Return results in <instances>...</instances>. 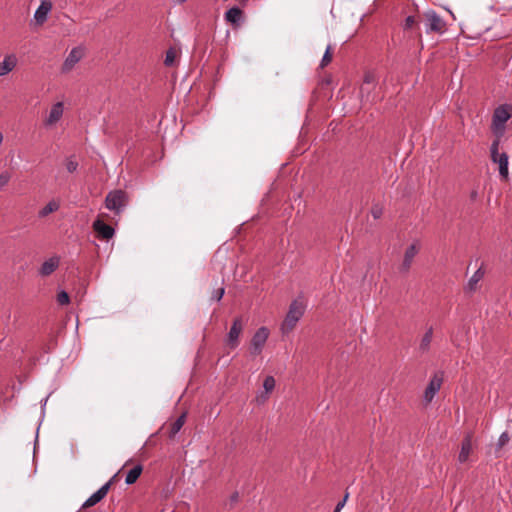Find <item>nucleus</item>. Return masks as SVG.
I'll return each instance as SVG.
<instances>
[{
  "label": "nucleus",
  "instance_id": "9d476101",
  "mask_svg": "<svg viewBox=\"0 0 512 512\" xmlns=\"http://www.w3.org/2000/svg\"><path fill=\"white\" fill-rule=\"evenodd\" d=\"M419 252V244L418 243H412L411 245H409L405 252H404V256H403V261L400 265V272L402 273H407L411 266H412V263H413V260L415 258V256L418 254Z\"/></svg>",
  "mask_w": 512,
  "mask_h": 512
},
{
  "label": "nucleus",
  "instance_id": "f03ea898",
  "mask_svg": "<svg viewBox=\"0 0 512 512\" xmlns=\"http://www.w3.org/2000/svg\"><path fill=\"white\" fill-rule=\"evenodd\" d=\"M306 305L300 299H295L291 302L287 315L281 325V331L283 334L290 333L304 315Z\"/></svg>",
  "mask_w": 512,
  "mask_h": 512
},
{
  "label": "nucleus",
  "instance_id": "20e7f679",
  "mask_svg": "<svg viewBox=\"0 0 512 512\" xmlns=\"http://www.w3.org/2000/svg\"><path fill=\"white\" fill-rule=\"evenodd\" d=\"M511 113L508 106H500L495 109L492 117V130L497 138H501L505 131V124L510 119Z\"/></svg>",
  "mask_w": 512,
  "mask_h": 512
},
{
  "label": "nucleus",
  "instance_id": "ddd939ff",
  "mask_svg": "<svg viewBox=\"0 0 512 512\" xmlns=\"http://www.w3.org/2000/svg\"><path fill=\"white\" fill-rule=\"evenodd\" d=\"M60 265V257L52 256L49 259L45 260L40 266L38 273L42 277H47L54 273Z\"/></svg>",
  "mask_w": 512,
  "mask_h": 512
},
{
  "label": "nucleus",
  "instance_id": "cd10ccee",
  "mask_svg": "<svg viewBox=\"0 0 512 512\" xmlns=\"http://www.w3.org/2000/svg\"><path fill=\"white\" fill-rule=\"evenodd\" d=\"M376 82V76L374 74V72H371V71H368L365 73L364 75V80H363V86L361 88V90L363 91L364 90V86L365 85H374Z\"/></svg>",
  "mask_w": 512,
  "mask_h": 512
},
{
  "label": "nucleus",
  "instance_id": "dca6fc26",
  "mask_svg": "<svg viewBox=\"0 0 512 512\" xmlns=\"http://www.w3.org/2000/svg\"><path fill=\"white\" fill-rule=\"evenodd\" d=\"M51 10L52 2L50 0H42L34 13V19L36 20L37 24L42 25L44 22H46L48 14Z\"/></svg>",
  "mask_w": 512,
  "mask_h": 512
},
{
  "label": "nucleus",
  "instance_id": "bb28decb",
  "mask_svg": "<svg viewBox=\"0 0 512 512\" xmlns=\"http://www.w3.org/2000/svg\"><path fill=\"white\" fill-rule=\"evenodd\" d=\"M332 60V47L328 45L320 62V68L326 67Z\"/></svg>",
  "mask_w": 512,
  "mask_h": 512
},
{
  "label": "nucleus",
  "instance_id": "72a5a7b5",
  "mask_svg": "<svg viewBox=\"0 0 512 512\" xmlns=\"http://www.w3.org/2000/svg\"><path fill=\"white\" fill-rule=\"evenodd\" d=\"M348 497H349V493H346L344 498L340 502H338V504L336 505V507L334 509V512H340L341 511V509L345 506V503H346Z\"/></svg>",
  "mask_w": 512,
  "mask_h": 512
},
{
  "label": "nucleus",
  "instance_id": "39448f33",
  "mask_svg": "<svg viewBox=\"0 0 512 512\" xmlns=\"http://www.w3.org/2000/svg\"><path fill=\"white\" fill-rule=\"evenodd\" d=\"M127 195L122 190H114L107 194L105 206L107 209L119 214L127 204Z\"/></svg>",
  "mask_w": 512,
  "mask_h": 512
},
{
  "label": "nucleus",
  "instance_id": "9b49d317",
  "mask_svg": "<svg viewBox=\"0 0 512 512\" xmlns=\"http://www.w3.org/2000/svg\"><path fill=\"white\" fill-rule=\"evenodd\" d=\"M112 484V480H109L102 487H100L95 493H93L82 505V509L92 507L99 503L108 493Z\"/></svg>",
  "mask_w": 512,
  "mask_h": 512
},
{
  "label": "nucleus",
  "instance_id": "f257e3e1",
  "mask_svg": "<svg viewBox=\"0 0 512 512\" xmlns=\"http://www.w3.org/2000/svg\"><path fill=\"white\" fill-rule=\"evenodd\" d=\"M419 20L427 34L442 35L447 31L446 21L434 10L419 14Z\"/></svg>",
  "mask_w": 512,
  "mask_h": 512
},
{
  "label": "nucleus",
  "instance_id": "f8f14e48",
  "mask_svg": "<svg viewBox=\"0 0 512 512\" xmlns=\"http://www.w3.org/2000/svg\"><path fill=\"white\" fill-rule=\"evenodd\" d=\"M93 229L97 233L98 237L105 240L111 239L115 234L114 228L100 219L93 222Z\"/></svg>",
  "mask_w": 512,
  "mask_h": 512
},
{
  "label": "nucleus",
  "instance_id": "b1692460",
  "mask_svg": "<svg viewBox=\"0 0 512 512\" xmlns=\"http://www.w3.org/2000/svg\"><path fill=\"white\" fill-rule=\"evenodd\" d=\"M432 337H433V329L432 328H429L425 334L423 335L421 341H420V344H419V350L422 352V353H426L429 351L430 349V344L432 342Z\"/></svg>",
  "mask_w": 512,
  "mask_h": 512
},
{
  "label": "nucleus",
  "instance_id": "393cba45",
  "mask_svg": "<svg viewBox=\"0 0 512 512\" xmlns=\"http://www.w3.org/2000/svg\"><path fill=\"white\" fill-rule=\"evenodd\" d=\"M420 20H419V15L416 17V16H408L406 17L405 21H404V24H403V28L405 30H409V29H416L418 31V36L421 37V33H420Z\"/></svg>",
  "mask_w": 512,
  "mask_h": 512
},
{
  "label": "nucleus",
  "instance_id": "7c9ffc66",
  "mask_svg": "<svg viewBox=\"0 0 512 512\" xmlns=\"http://www.w3.org/2000/svg\"><path fill=\"white\" fill-rule=\"evenodd\" d=\"M510 440L509 434L507 432H503L498 439L497 442V448L501 449L503 446H505Z\"/></svg>",
  "mask_w": 512,
  "mask_h": 512
},
{
  "label": "nucleus",
  "instance_id": "a878e982",
  "mask_svg": "<svg viewBox=\"0 0 512 512\" xmlns=\"http://www.w3.org/2000/svg\"><path fill=\"white\" fill-rule=\"evenodd\" d=\"M176 56H177V52L175 49L173 48H170L167 52H166V55H165V60H164V64L166 66H172L175 62V59H176Z\"/></svg>",
  "mask_w": 512,
  "mask_h": 512
},
{
  "label": "nucleus",
  "instance_id": "4be33fe9",
  "mask_svg": "<svg viewBox=\"0 0 512 512\" xmlns=\"http://www.w3.org/2000/svg\"><path fill=\"white\" fill-rule=\"evenodd\" d=\"M60 208V203L56 200L49 201L42 209L39 210L38 216L45 218L49 214L56 212Z\"/></svg>",
  "mask_w": 512,
  "mask_h": 512
},
{
  "label": "nucleus",
  "instance_id": "7ed1b4c3",
  "mask_svg": "<svg viewBox=\"0 0 512 512\" xmlns=\"http://www.w3.org/2000/svg\"><path fill=\"white\" fill-rule=\"evenodd\" d=\"M500 139L496 138L490 146V158L494 164L498 165V171L501 179L507 180L509 177V157L506 152L499 151Z\"/></svg>",
  "mask_w": 512,
  "mask_h": 512
},
{
  "label": "nucleus",
  "instance_id": "c9c22d12",
  "mask_svg": "<svg viewBox=\"0 0 512 512\" xmlns=\"http://www.w3.org/2000/svg\"><path fill=\"white\" fill-rule=\"evenodd\" d=\"M3 140H4V136H3V134L0 132V145L3 143Z\"/></svg>",
  "mask_w": 512,
  "mask_h": 512
},
{
  "label": "nucleus",
  "instance_id": "0eeeda50",
  "mask_svg": "<svg viewBox=\"0 0 512 512\" xmlns=\"http://www.w3.org/2000/svg\"><path fill=\"white\" fill-rule=\"evenodd\" d=\"M443 383V373L442 372H436L430 379L424 394H423V401L425 404H429L434 399L435 395L439 392L441 389Z\"/></svg>",
  "mask_w": 512,
  "mask_h": 512
},
{
  "label": "nucleus",
  "instance_id": "c756f323",
  "mask_svg": "<svg viewBox=\"0 0 512 512\" xmlns=\"http://www.w3.org/2000/svg\"><path fill=\"white\" fill-rule=\"evenodd\" d=\"M57 302L60 305H67V304H69L70 303V297H69L68 293L65 292L64 290L60 291L57 294Z\"/></svg>",
  "mask_w": 512,
  "mask_h": 512
},
{
  "label": "nucleus",
  "instance_id": "2f4dec72",
  "mask_svg": "<svg viewBox=\"0 0 512 512\" xmlns=\"http://www.w3.org/2000/svg\"><path fill=\"white\" fill-rule=\"evenodd\" d=\"M77 167H78V163L77 161L73 160V159H68L66 161V169L69 173H73L77 170Z\"/></svg>",
  "mask_w": 512,
  "mask_h": 512
},
{
  "label": "nucleus",
  "instance_id": "2eb2a0df",
  "mask_svg": "<svg viewBox=\"0 0 512 512\" xmlns=\"http://www.w3.org/2000/svg\"><path fill=\"white\" fill-rule=\"evenodd\" d=\"M64 107L62 102L52 105L48 117L45 119V126L51 127L55 125L63 116Z\"/></svg>",
  "mask_w": 512,
  "mask_h": 512
},
{
  "label": "nucleus",
  "instance_id": "a211bd4d",
  "mask_svg": "<svg viewBox=\"0 0 512 512\" xmlns=\"http://www.w3.org/2000/svg\"><path fill=\"white\" fill-rule=\"evenodd\" d=\"M471 451H472V435L469 433L464 437V439L461 443V449H460V452L458 455V461L460 463H465L468 460Z\"/></svg>",
  "mask_w": 512,
  "mask_h": 512
},
{
  "label": "nucleus",
  "instance_id": "473e14b6",
  "mask_svg": "<svg viewBox=\"0 0 512 512\" xmlns=\"http://www.w3.org/2000/svg\"><path fill=\"white\" fill-rule=\"evenodd\" d=\"M224 293H225L224 287H220L213 292L212 298L215 299L216 301H220L222 299Z\"/></svg>",
  "mask_w": 512,
  "mask_h": 512
},
{
  "label": "nucleus",
  "instance_id": "f704fd0d",
  "mask_svg": "<svg viewBox=\"0 0 512 512\" xmlns=\"http://www.w3.org/2000/svg\"><path fill=\"white\" fill-rule=\"evenodd\" d=\"M177 4H183L185 3L187 0H175Z\"/></svg>",
  "mask_w": 512,
  "mask_h": 512
},
{
  "label": "nucleus",
  "instance_id": "aec40b11",
  "mask_svg": "<svg viewBox=\"0 0 512 512\" xmlns=\"http://www.w3.org/2000/svg\"><path fill=\"white\" fill-rule=\"evenodd\" d=\"M275 384H276V382H275L274 377L267 376L263 382V388H264L265 394H261V395L257 396V400L261 403H264L268 399L267 395L274 390Z\"/></svg>",
  "mask_w": 512,
  "mask_h": 512
},
{
  "label": "nucleus",
  "instance_id": "1a4fd4ad",
  "mask_svg": "<svg viewBox=\"0 0 512 512\" xmlns=\"http://www.w3.org/2000/svg\"><path fill=\"white\" fill-rule=\"evenodd\" d=\"M243 331V321L241 317H237L234 319L230 331L227 335V345L231 349H235L239 345V337Z\"/></svg>",
  "mask_w": 512,
  "mask_h": 512
},
{
  "label": "nucleus",
  "instance_id": "6ab92c4d",
  "mask_svg": "<svg viewBox=\"0 0 512 512\" xmlns=\"http://www.w3.org/2000/svg\"><path fill=\"white\" fill-rule=\"evenodd\" d=\"M243 12L238 7H232L225 13V20L233 25H239L242 20Z\"/></svg>",
  "mask_w": 512,
  "mask_h": 512
},
{
  "label": "nucleus",
  "instance_id": "412c9836",
  "mask_svg": "<svg viewBox=\"0 0 512 512\" xmlns=\"http://www.w3.org/2000/svg\"><path fill=\"white\" fill-rule=\"evenodd\" d=\"M186 413H182L175 421L170 424L168 437L174 438L176 434L181 430L185 423Z\"/></svg>",
  "mask_w": 512,
  "mask_h": 512
},
{
  "label": "nucleus",
  "instance_id": "5701e85b",
  "mask_svg": "<svg viewBox=\"0 0 512 512\" xmlns=\"http://www.w3.org/2000/svg\"><path fill=\"white\" fill-rule=\"evenodd\" d=\"M143 471L142 465L138 464L134 466L132 469H130L126 475L125 483L127 485L134 484L138 478L140 477L141 473Z\"/></svg>",
  "mask_w": 512,
  "mask_h": 512
},
{
  "label": "nucleus",
  "instance_id": "f3484780",
  "mask_svg": "<svg viewBox=\"0 0 512 512\" xmlns=\"http://www.w3.org/2000/svg\"><path fill=\"white\" fill-rule=\"evenodd\" d=\"M485 270L483 267H479L474 274L470 277L467 284L464 287L466 293H474L478 289L479 282L483 279Z\"/></svg>",
  "mask_w": 512,
  "mask_h": 512
},
{
  "label": "nucleus",
  "instance_id": "c85d7f7f",
  "mask_svg": "<svg viewBox=\"0 0 512 512\" xmlns=\"http://www.w3.org/2000/svg\"><path fill=\"white\" fill-rule=\"evenodd\" d=\"M11 173L8 171H2L0 173V191L8 185L11 180Z\"/></svg>",
  "mask_w": 512,
  "mask_h": 512
},
{
  "label": "nucleus",
  "instance_id": "6e6552de",
  "mask_svg": "<svg viewBox=\"0 0 512 512\" xmlns=\"http://www.w3.org/2000/svg\"><path fill=\"white\" fill-rule=\"evenodd\" d=\"M85 48L83 46H77L71 49L67 57L65 58L61 71L63 73L70 72L76 64L84 57Z\"/></svg>",
  "mask_w": 512,
  "mask_h": 512
},
{
  "label": "nucleus",
  "instance_id": "4468645a",
  "mask_svg": "<svg viewBox=\"0 0 512 512\" xmlns=\"http://www.w3.org/2000/svg\"><path fill=\"white\" fill-rule=\"evenodd\" d=\"M18 64V58L16 54L9 53L6 54L3 58V61L0 62V77L8 75L12 72Z\"/></svg>",
  "mask_w": 512,
  "mask_h": 512
},
{
  "label": "nucleus",
  "instance_id": "423d86ee",
  "mask_svg": "<svg viewBox=\"0 0 512 512\" xmlns=\"http://www.w3.org/2000/svg\"><path fill=\"white\" fill-rule=\"evenodd\" d=\"M268 337L269 330L266 327H260L254 333L249 346V353L251 356L256 357L262 353Z\"/></svg>",
  "mask_w": 512,
  "mask_h": 512
}]
</instances>
